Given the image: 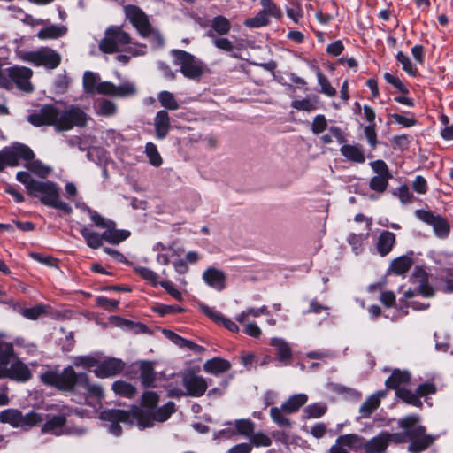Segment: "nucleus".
<instances>
[{"label": "nucleus", "instance_id": "nucleus-50", "mask_svg": "<svg viewBox=\"0 0 453 453\" xmlns=\"http://www.w3.org/2000/svg\"><path fill=\"white\" fill-rule=\"evenodd\" d=\"M98 76L93 72L87 71L83 75V88L86 93L93 94L97 90Z\"/></svg>", "mask_w": 453, "mask_h": 453}, {"label": "nucleus", "instance_id": "nucleus-48", "mask_svg": "<svg viewBox=\"0 0 453 453\" xmlns=\"http://www.w3.org/2000/svg\"><path fill=\"white\" fill-rule=\"evenodd\" d=\"M145 153L150 165L156 167H158L162 165V157L157 150V146L153 142H149L146 143Z\"/></svg>", "mask_w": 453, "mask_h": 453}, {"label": "nucleus", "instance_id": "nucleus-61", "mask_svg": "<svg viewBox=\"0 0 453 453\" xmlns=\"http://www.w3.org/2000/svg\"><path fill=\"white\" fill-rule=\"evenodd\" d=\"M235 428L238 434L244 436H251L255 426L250 419H239L235 421Z\"/></svg>", "mask_w": 453, "mask_h": 453}, {"label": "nucleus", "instance_id": "nucleus-64", "mask_svg": "<svg viewBox=\"0 0 453 453\" xmlns=\"http://www.w3.org/2000/svg\"><path fill=\"white\" fill-rule=\"evenodd\" d=\"M364 134L367 143L372 149H376L378 146L376 124L367 125L364 127Z\"/></svg>", "mask_w": 453, "mask_h": 453}, {"label": "nucleus", "instance_id": "nucleus-10", "mask_svg": "<svg viewBox=\"0 0 453 453\" xmlns=\"http://www.w3.org/2000/svg\"><path fill=\"white\" fill-rule=\"evenodd\" d=\"M126 16L142 37H148L152 27L146 13L137 5L129 4L125 8Z\"/></svg>", "mask_w": 453, "mask_h": 453}, {"label": "nucleus", "instance_id": "nucleus-31", "mask_svg": "<svg viewBox=\"0 0 453 453\" xmlns=\"http://www.w3.org/2000/svg\"><path fill=\"white\" fill-rule=\"evenodd\" d=\"M388 448L383 431L370 440H365V450L371 453H386Z\"/></svg>", "mask_w": 453, "mask_h": 453}, {"label": "nucleus", "instance_id": "nucleus-35", "mask_svg": "<svg viewBox=\"0 0 453 453\" xmlns=\"http://www.w3.org/2000/svg\"><path fill=\"white\" fill-rule=\"evenodd\" d=\"M66 32L67 28L65 26L50 25L42 28L38 32L37 37L41 40L58 39L65 35Z\"/></svg>", "mask_w": 453, "mask_h": 453}, {"label": "nucleus", "instance_id": "nucleus-9", "mask_svg": "<svg viewBox=\"0 0 453 453\" xmlns=\"http://www.w3.org/2000/svg\"><path fill=\"white\" fill-rule=\"evenodd\" d=\"M415 216L421 221L433 226L434 234L446 239L450 233V226L448 220L441 215H434L431 211L418 209L415 211Z\"/></svg>", "mask_w": 453, "mask_h": 453}, {"label": "nucleus", "instance_id": "nucleus-44", "mask_svg": "<svg viewBox=\"0 0 453 453\" xmlns=\"http://www.w3.org/2000/svg\"><path fill=\"white\" fill-rule=\"evenodd\" d=\"M26 162L25 167L41 178L47 177L50 172V169L48 166L44 165L41 160L35 159V157L32 160Z\"/></svg>", "mask_w": 453, "mask_h": 453}, {"label": "nucleus", "instance_id": "nucleus-8", "mask_svg": "<svg viewBox=\"0 0 453 453\" xmlns=\"http://www.w3.org/2000/svg\"><path fill=\"white\" fill-rule=\"evenodd\" d=\"M23 59L35 66H44L47 69H55L61 63V56L56 50L42 47L35 51L25 53Z\"/></svg>", "mask_w": 453, "mask_h": 453}, {"label": "nucleus", "instance_id": "nucleus-19", "mask_svg": "<svg viewBox=\"0 0 453 453\" xmlns=\"http://www.w3.org/2000/svg\"><path fill=\"white\" fill-rule=\"evenodd\" d=\"M202 278L209 287L218 291H222L226 288V276L219 269L209 267L203 273Z\"/></svg>", "mask_w": 453, "mask_h": 453}, {"label": "nucleus", "instance_id": "nucleus-6", "mask_svg": "<svg viewBox=\"0 0 453 453\" xmlns=\"http://www.w3.org/2000/svg\"><path fill=\"white\" fill-rule=\"evenodd\" d=\"M131 43L130 35L120 27L111 26L99 42V50L105 54L119 52V47Z\"/></svg>", "mask_w": 453, "mask_h": 453}, {"label": "nucleus", "instance_id": "nucleus-5", "mask_svg": "<svg viewBox=\"0 0 453 453\" xmlns=\"http://www.w3.org/2000/svg\"><path fill=\"white\" fill-rule=\"evenodd\" d=\"M171 55L174 64L180 66V71L184 77L196 80L203 74L202 63L193 54L183 50H172Z\"/></svg>", "mask_w": 453, "mask_h": 453}, {"label": "nucleus", "instance_id": "nucleus-33", "mask_svg": "<svg viewBox=\"0 0 453 453\" xmlns=\"http://www.w3.org/2000/svg\"><path fill=\"white\" fill-rule=\"evenodd\" d=\"M80 234L89 248L96 250L103 246V241H104L103 233L99 234L97 232L89 230L87 226H84L80 229Z\"/></svg>", "mask_w": 453, "mask_h": 453}, {"label": "nucleus", "instance_id": "nucleus-20", "mask_svg": "<svg viewBox=\"0 0 453 453\" xmlns=\"http://www.w3.org/2000/svg\"><path fill=\"white\" fill-rule=\"evenodd\" d=\"M231 27V22L226 17L218 15L210 21V29L205 33V35L209 38L225 36L230 32Z\"/></svg>", "mask_w": 453, "mask_h": 453}, {"label": "nucleus", "instance_id": "nucleus-12", "mask_svg": "<svg viewBox=\"0 0 453 453\" xmlns=\"http://www.w3.org/2000/svg\"><path fill=\"white\" fill-rule=\"evenodd\" d=\"M129 416L127 410L109 409L101 412L100 418L110 422V432L115 436H119L122 434V427L119 423L129 425Z\"/></svg>", "mask_w": 453, "mask_h": 453}, {"label": "nucleus", "instance_id": "nucleus-26", "mask_svg": "<svg viewBox=\"0 0 453 453\" xmlns=\"http://www.w3.org/2000/svg\"><path fill=\"white\" fill-rule=\"evenodd\" d=\"M270 345L275 349L277 360L287 365L293 357L289 344L281 338H273Z\"/></svg>", "mask_w": 453, "mask_h": 453}, {"label": "nucleus", "instance_id": "nucleus-17", "mask_svg": "<svg viewBox=\"0 0 453 453\" xmlns=\"http://www.w3.org/2000/svg\"><path fill=\"white\" fill-rule=\"evenodd\" d=\"M12 84L24 91L32 92L33 86L30 82V79L33 75V72L30 68L25 66H12L11 67Z\"/></svg>", "mask_w": 453, "mask_h": 453}, {"label": "nucleus", "instance_id": "nucleus-37", "mask_svg": "<svg viewBox=\"0 0 453 453\" xmlns=\"http://www.w3.org/2000/svg\"><path fill=\"white\" fill-rule=\"evenodd\" d=\"M131 235L129 230L117 229L115 231H104L103 237L105 242L112 245H118L128 239Z\"/></svg>", "mask_w": 453, "mask_h": 453}, {"label": "nucleus", "instance_id": "nucleus-30", "mask_svg": "<svg viewBox=\"0 0 453 453\" xmlns=\"http://www.w3.org/2000/svg\"><path fill=\"white\" fill-rule=\"evenodd\" d=\"M308 401V395L303 393L291 395L281 404V410L285 414H292L299 411Z\"/></svg>", "mask_w": 453, "mask_h": 453}, {"label": "nucleus", "instance_id": "nucleus-3", "mask_svg": "<svg viewBox=\"0 0 453 453\" xmlns=\"http://www.w3.org/2000/svg\"><path fill=\"white\" fill-rule=\"evenodd\" d=\"M16 180L25 186L28 196L38 197L43 205L59 210L67 215L73 213L72 206L60 199L59 188L57 183L50 180H35L26 171L18 172Z\"/></svg>", "mask_w": 453, "mask_h": 453}, {"label": "nucleus", "instance_id": "nucleus-59", "mask_svg": "<svg viewBox=\"0 0 453 453\" xmlns=\"http://www.w3.org/2000/svg\"><path fill=\"white\" fill-rule=\"evenodd\" d=\"M383 78L388 83L395 88L401 94L408 95L410 93L407 86L398 77L391 74L390 73H385L383 74Z\"/></svg>", "mask_w": 453, "mask_h": 453}, {"label": "nucleus", "instance_id": "nucleus-24", "mask_svg": "<svg viewBox=\"0 0 453 453\" xmlns=\"http://www.w3.org/2000/svg\"><path fill=\"white\" fill-rule=\"evenodd\" d=\"M154 126L156 136L158 140H163L168 135L171 123L169 114L166 111L160 110L157 112L154 119Z\"/></svg>", "mask_w": 453, "mask_h": 453}, {"label": "nucleus", "instance_id": "nucleus-27", "mask_svg": "<svg viewBox=\"0 0 453 453\" xmlns=\"http://www.w3.org/2000/svg\"><path fill=\"white\" fill-rule=\"evenodd\" d=\"M231 363L222 357H212L203 364V370L211 374L218 375L231 369Z\"/></svg>", "mask_w": 453, "mask_h": 453}, {"label": "nucleus", "instance_id": "nucleus-15", "mask_svg": "<svg viewBox=\"0 0 453 453\" xmlns=\"http://www.w3.org/2000/svg\"><path fill=\"white\" fill-rule=\"evenodd\" d=\"M182 383L187 390V394L192 397H201L207 390L206 380L199 375L193 372L185 374L182 378Z\"/></svg>", "mask_w": 453, "mask_h": 453}, {"label": "nucleus", "instance_id": "nucleus-29", "mask_svg": "<svg viewBox=\"0 0 453 453\" xmlns=\"http://www.w3.org/2000/svg\"><path fill=\"white\" fill-rule=\"evenodd\" d=\"M365 438L357 434H347L340 435L336 439L337 444L342 448L347 447L352 450H359L365 448Z\"/></svg>", "mask_w": 453, "mask_h": 453}, {"label": "nucleus", "instance_id": "nucleus-16", "mask_svg": "<svg viewBox=\"0 0 453 453\" xmlns=\"http://www.w3.org/2000/svg\"><path fill=\"white\" fill-rule=\"evenodd\" d=\"M4 372V378L20 383L27 382L33 377L30 368L19 358L12 362L9 369L5 370Z\"/></svg>", "mask_w": 453, "mask_h": 453}, {"label": "nucleus", "instance_id": "nucleus-18", "mask_svg": "<svg viewBox=\"0 0 453 453\" xmlns=\"http://www.w3.org/2000/svg\"><path fill=\"white\" fill-rule=\"evenodd\" d=\"M411 380V374L408 370L395 368L391 374L385 380V386L388 389H402L401 386H407Z\"/></svg>", "mask_w": 453, "mask_h": 453}, {"label": "nucleus", "instance_id": "nucleus-39", "mask_svg": "<svg viewBox=\"0 0 453 453\" xmlns=\"http://www.w3.org/2000/svg\"><path fill=\"white\" fill-rule=\"evenodd\" d=\"M395 396L406 404L418 408H421L423 406V403L416 391L415 393H412L410 389L403 388L402 389H397Z\"/></svg>", "mask_w": 453, "mask_h": 453}, {"label": "nucleus", "instance_id": "nucleus-13", "mask_svg": "<svg viewBox=\"0 0 453 453\" xmlns=\"http://www.w3.org/2000/svg\"><path fill=\"white\" fill-rule=\"evenodd\" d=\"M130 415L129 426H134L135 422L139 429L143 430L148 427H152L156 421L154 411L144 410L137 405H132L130 410H127Z\"/></svg>", "mask_w": 453, "mask_h": 453}, {"label": "nucleus", "instance_id": "nucleus-28", "mask_svg": "<svg viewBox=\"0 0 453 453\" xmlns=\"http://www.w3.org/2000/svg\"><path fill=\"white\" fill-rule=\"evenodd\" d=\"M203 313L209 317L211 320H213L217 324L222 325L224 327L228 329L233 333H236L239 331V326L237 324L231 319L224 317L221 313L213 311L209 306H203L202 308Z\"/></svg>", "mask_w": 453, "mask_h": 453}, {"label": "nucleus", "instance_id": "nucleus-41", "mask_svg": "<svg viewBox=\"0 0 453 453\" xmlns=\"http://www.w3.org/2000/svg\"><path fill=\"white\" fill-rule=\"evenodd\" d=\"M159 395L157 392L145 391L141 396V405L139 407L154 411L157 407Z\"/></svg>", "mask_w": 453, "mask_h": 453}, {"label": "nucleus", "instance_id": "nucleus-53", "mask_svg": "<svg viewBox=\"0 0 453 453\" xmlns=\"http://www.w3.org/2000/svg\"><path fill=\"white\" fill-rule=\"evenodd\" d=\"M407 113L410 115V117L403 116L399 113L388 114V117L392 119L395 123L401 125L403 127H411L416 126L418 124V120L415 118V116L411 112Z\"/></svg>", "mask_w": 453, "mask_h": 453}, {"label": "nucleus", "instance_id": "nucleus-7", "mask_svg": "<svg viewBox=\"0 0 453 453\" xmlns=\"http://www.w3.org/2000/svg\"><path fill=\"white\" fill-rule=\"evenodd\" d=\"M57 131H69L74 127H84L88 123V114L80 107L71 105L66 110H58Z\"/></svg>", "mask_w": 453, "mask_h": 453}, {"label": "nucleus", "instance_id": "nucleus-55", "mask_svg": "<svg viewBox=\"0 0 453 453\" xmlns=\"http://www.w3.org/2000/svg\"><path fill=\"white\" fill-rule=\"evenodd\" d=\"M87 158L97 165H102L106 162V151L100 147H94L87 151Z\"/></svg>", "mask_w": 453, "mask_h": 453}, {"label": "nucleus", "instance_id": "nucleus-49", "mask_svg": "<svg viewBox=\"0 0 453 453\" xmlns=\"http://www.w3.org/2000/svg\"><path fill=\"white\" fill-rule=\"evenodd\" d=\"M157 97L160 104L164 108L171 111H174L179 108V104L173 93L164 90L158 94Z\"/></svg>", "mask_w": 453, "mask_h": 453}, {"label": "nucleus", "instance_id": "nucleus-11", "mask_svg": "<svg viewBox=\"0 0 453 453\" xmlns=\"http://www.w3.org/2000/svg\"><path fill=\"white\" fill-rule=\"evenodd\" d=\"M58 109L53 104L43 105L38 112L31 113L28 121L35 127L54 126L57 130Z\"/></svg>", "mask_w": 453, "mask_h": 453}, {"label": "nucleus", "instance_id": "nucleus-40", "mask_svg": "<svg viewBox=\"0 0 453 453\" xmlns=\"http://www.w3.org/2000/svg\"><path fill=\"white\" fill-rule=\"evenodd\" d=\"M19 419H21V411L17 409H6L0 412V422L10 424L12 427L19 426Z\"/></svg>", "mask_w": 453, "mask_h": 453}, {"label": "nucleus", "instance_id": "nucleus-21", "mask_svg": "<svg viewBox=\"0 0 453 453\" xmlns=\"http://www.w3.org/2000/svg\"><path fill=\"white\" fill-rule=\"evenodd\" d=\"M386 395V390H379L370 395L359 408L360 418H369L380 407L381 399Z\"/></svg>", "mask_w": 453, "mask_h": 453}, {"label": "nucleus", "instance_id": "nucleus-45", "mask_svg": "<svg viewBox=\"0 0 453 453\" xmlns=\"http://www.w3.org/2000/svg\"><path fill=\"white\" fill-rule=\"evenodd\" d=\"M327 411V406L322 403H315L306 406L303 410L305 418H319Z\"/></svg>", "mask_w": 453, "mask_h": 453}, {"label": "nucleus", "instance_id": "nucleus-14", "mask_svg": "<svg viewBox=\"0 0 453 453\" xmlns=\"http://www.w3.org/2000/svg\"><path fill=\"white\" fill-rule=\"evenodd\" d=\"M125 363L116 357H109L102 362H98L97 367L94 370V373L97 378H108L116 376L123 372Z\"/></svg>", "mask_w": 453, "mask_h": 453}, {"label": "nucleus", "instance_id": "nucleus-46", "mask_svg": "<svg viewBox=\"0 0 453 453\" xmlns=\"http://www.w3.org/2000/svg\"><path fill=\"white\" fill-rule=\"evenodd\" d=\"M175 403L172 401L167 402L162 407H157L156 410L154 411L156 421H166L171 417V415L175 412Z\"/></svg>", "mask_w": 453, "mask_h": 453}, {"label": "nucleus", "instance_id": "nucleus-58", "mask_svg": "<svg viewBox=\"0 0 453 453\" xmlns=\"http://www.w3.org/2000/svg\"><path fill=\"white\" fill-rule=\"evenodd\" d=\"M46 312L45 306L36 304L30 308H23L20 311L21 315L27 319L35 320Z\"/></svg>", "mask_w": 453, "mask_h": 453}, {"label": "nucleus", "instance_id": "nucleus-36", "mask_svg": "<svg viewBox=\"0 0 453 453\" xmlns=\"http://www.w3.org/2000/svg\"><path fill=\"white\" fill-rule=\"evenodd\" d=\"M111 388L116 395L126 398H133L136 394V388L124 380L114 381Z\"/></svg>", "mask_w": 453, "mask_h": 453}, {"label": "nucleus", "instance_id": "nucleus-51", "mask_svg": "<svg viewBox=\"0 0 453 453\" xmlns=\"http://www.w3.org/2000/svg\"><path fill=\"white\" fill-rule=\"evenodd\" d=\"M392 177L393 176L375 175L371 178L369 182V188L375 192L382 193L387 189L388 186V180Z\"/></svg>", "mask_w": 453, "mask_h": 453}, {"label": "nucleus", "instance_id": "nucleus-23", "mask_svg": "<svg viewBox=\"0 0 453 453\" xmlns=\"http://www.w3.org/2000/svg\"><path fill=\"white\" fill-rule=\"evenodd\" d=\"M340 152L342 156L352 163L364 164L365 162V154L363 146L359 143L343 144L340 148Z\"/></svg>", "mask_w": 453, "mask_h": 453}, {"label": "nucleus", "instance_id": "nucleus-38", "mask_svg": "<svg viewBox=\"0 0 453 453\" xmlns=\"http://www.w3.org/2000/svg\"><path fill=\"white\" fill-rule=\"evenodd\" d=\"M66 424V418L62 415H55L47 420L41 432L42 434H56V431L64 427Z\"/></svg>", "mask_w": 453, "mask_h": 453}, {"label": "nucleus", "instance_id": "nucleus-57", "mask_svg": "<svg viewBox=\"0 0 453 453\" xmlns=\"http://www.w3.org/2000/svg\"><path fill=\"white\" fill-rule=\"evenodd\" d=\"M76 207L81 208L83 211L87 212L96 226L103 228L106 219L100 215L96 211L93 210L85 203H82L81 205L80 203H76Z\"/></svg>", "mask_w": 453, "mask_h": 453}, {"label": "nucleus", "instance_id": "nucleus-25", "mask_svg": "<svg viewBox=\"0 0 453 453\" xmlns=\"http://www.w3.org/2000/svg\"><path fill=\"white\" fill-rule=\"evenodd\" d=\"M396 242L395 234L390 231L383 230L379 237L376 243V249L378 253L381 257H385L391 252Z\"/></svg>", "mask_w": 453, "mask_h": 453}, {"label": "nucleus", "instance_id": "nucleus-22", "mask_svg": "<svg viewBox=\"0 0 453 453\" xmlns=\"http://www.w3.org/2000/svg\"><path fill=\"white\" fill-rule=\"evenodd\" d=\"M140 380L143 388H150L156 387L157 372L153 363L148 360H142L139 363Z\"/></svg>", "mask_w": 453, "mask_h": 453}, {"label": "nucleus", "instance_id": "nucleus-60", "mask_svg": "<svg viewBox=\"0 0 453 453\" xmlns=\"http://www.w3.org/2000/svg\"><path fill=\"white\" fill-rule=\"evenodd\" d=\"M251 446H255L257 448L259 447H269L272 444L271 438L266 435L263 432L254 433L250 436V443Z\"/></svg>", "mask_w": 453, "mask_h": 453}, {"label": "nucleus", "instance_id": "nucleus-62", "mask_svg": "<svg viewBox=\"0 0 453 453\" xmlns=\"http://www.w3.org/2000/svg\"><path fill=\"white\" fill-rule=\"evenodd\" d=\"M317 78L323 94L330 97L336 95V89L330 84L328 79L321 72L318 71Z\"/></svg>", "mask_w": 453, "mask_h": 453}, {"label": "nucleus", "instance_id": "nucleus-1", "mask_svg": "<svg viewBox=\"0 0 453 453\" xmlns=\"http://www.w3.org/2000/svg\"><path fill=\"white\" fill-rule=\"evenodd\" d=\"M40 380L43 385L61 392L80 393L95 397H102L104 395L101 386L90 383L88 373L77 372L72 365L65 367L61 372L58 370H47L41 373Z\"/></svg>", "mask_w": 453, "mask_h": 453}, {"label": "nucleus", "instance_id": "nucleus-43", "mask_svg": "<svg viewBox=\"0 0 453 453\" xmlns=\"http://www.w3.org/2000/svg\"><path fill=\"white\" fill-rule=\"evenodd\" d=\"M270 416L272 420L280 427L290 428L292 426L290 419L285 416L281 407H272L270 409Z\"/></svg>", "mask_w": 453, "mask_h": 453}, {"label": "nucleus", "instance_id": "nucleus-56", "mask_svg": "<svg viewBox=\"0 0 453 453\" xmlns=\"http://www.w3.org/2000/svg\"><path fill=\"white\" fill-rule=\"evenodd\" d=\"M42 422V414L30 411L26 415L21 413V419H19V426H35Z\"/></svg>", "mask_w": 453, "mask_h": 453}, {"label": "nucleus", "instance_id": "nucleus-32", "mask_svg": "<svg viewBox=\"0 0 453 453\" xmlns=\"http://www.w3.org/2000/svg\"><path fill=\"white\" fill-rule=\"evenodd\" d=\"M15 357L14 347L12 342H5L0 350V379H4V371L8 370L11 358Z\"/></svg>", "mask_w": 453, "mask_h": 453}, {"label": "nucleus", "instance_id": "nucleus-42", "mask_svg": "<svg viewBox=\"0 0 453 453\" xmlns=\"http://www.w3.org/2000/svg\"><path fill=\"white\" fill-rule=\"evenodd\" d=\"M396 61L401 64L402 69L410 76L416 77L418 73V68L412 64L408 55L398 51L395 56Z\"/></svg>", "mask_w": 453, "mask_h": 453}, {"label": "nucleus", "instance_id": "nucleus-4", "mask_svg": "<svg viewBox=\"0 0 453 453\" xmlns=\"http://www.w3.org/2000/svg\"><path fill=\"white\" fill-rule=\"evenodd\" d=\"M34 157L35 154L29 146L15 142L11 148L5 147L0 150V172H3L6 166H19L20 159L29 161Z\"/></svg>", "mask_w": 453, "mask_h": 453}, {"label": "nucleus", "instance_id": "nucleus-52", "mask_svg": "<svg viewBox=\"0 0 453 453\" xmlns=\"http://www.w3.org/2000/svg\"><path fill=\"white\" fill-rule=\"evenodd\" d=\"M153 311L159 316L164 317L168 314L182 313L186 310L183 307L176 304L168 305L164 303H157L153 308Z\"/></svg>", "mask_w": 453, "mask_h": 453}, {"label": "nucleus", "instance_id": "nucleus-34", "mask_svg": "<svg viewBox=\"0 0 453 453\" xmlns=\"http://www.w3.org/2000/svg\"><path fill=\"white\" fill-rule=\"evenodd\" d=\"M412 264L413 260L411 257L401 256L391 262L389 269L396 275H403L411 269Z\"/></svg>", "mask_w": 453, "mask_h": 453}, {"label": "nucleus", "instance_id": "nucleus-47", "mask_svg": "<svg viewBox=\"0 0 453 453\" xmlns=\"http://www.w3.org/2000/svg\"><path fill=\"white\" fill-rule=\"evenodd\" d=\"M134 273L138 274L142 279L148 281L152 287L160 285V281L157 280L158 275L156 272L144 266H136L134 269Z\"/></svg>", "mask_w": 453, "mask_h": 453}, {"label": "nucleus", "instance_id": "nucleus-2", "mask_svg": "<svg viewBox=\"0 0 453 453\" xmlns=\"http://www.w3.org/2000/svg\"><path fill=\"white\" fill-rule=\"evenodd\" d=\"M420 417L416 414L407 415L398 420V427L402 432L389 433L383 431L388 445L390 442L403 444L410 441V453H421L432 446L438 436L427 434L426 427L419 425Z\"/></svg>", "mask_w": 453, "mask_h": 453}, {"label": "nucleus", "instance_id": "nucleus-54", "mask_svg": "<svg viewBox=\"0 0 453 453\" xmlns=\"http://www.w3.org/2000/svg\"><path fill=\"white\" fill-rule=\"evenodd\" d=\"M269 20L265 11L259 12L255 17L244 20V25L250 28H258L268 24Z\"/></svg>", "mask_w": 453, "mask_h": 453}, {"label": "nucleus", "instance_id": "nucleus-63", "mask_svg": "<svg viewBox=\"0 0 453 453\" xmlns=\"http://www.w3.org/2000/svg\"><path fill=\"white\" fill-rule=\"evenodd\" d=\"M420 284L417 288V292L424 297H432L434 295L433 287L428 283V277L426 272L422 273Z\"/></svg>", "mask_w": 453, "mask_h": 453}]
</instances>
